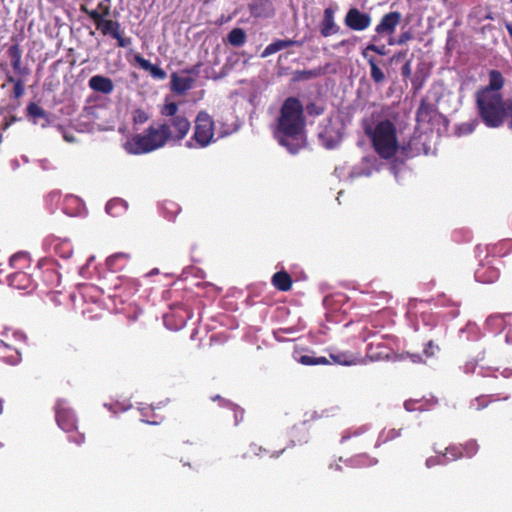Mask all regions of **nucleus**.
Returning <instances> with one entry per match:
<instances>
[{"instance_id":"22","label":"nucleus","mask_w":512,"mask_h":512,"mask_svg":"<svg viewBox=\"0 0 512 512\" xmlns=\"http://www.w3.org/2000/svg\"><path fill=\"white\" fill-rule=\"evenodd\" d=\"M26 115L34 124H39V120L42 119L43 122L40 123V125L43 128L47 127L50 124V118L47 111H45L42 107H40L34 102H30L27 105Z\"/></svg>"},{"instance_id":"25","label":"nucleus","mask_w":512,"mask_h":512,"mask_svg":"<svg viewBox=\"0 0 512 512\" xmlns=\"http://www.w3.org/2000/svg\"><path fill=\"white\" fill-rule=\"evenodd\" d=\"M134 61L145 71H148L155 79L163 80L166 78V72L159 66L152 64L149 60L145 59L142 55L136 54Z\"/></svg>"},{"instance_id":"14","label":"nucleus","mask_w":512,"mask_h":512,"mask_svg":"<svg viewBox=\"0 0 512 512\" xmlns=\"http://www.w3.org/2000/svg\"><path fill=\"white\" fill-rule=\"evenodd\" d=\"M402 15L398 11H392L385 14L379 24L375 28L377 35H391L395 32L396 27L400 24Z\"/></svg>"},{"instance_id":"61","label":"nucleus","mask_w":512,"mask_h":512,"mask_svg":"<svg viewBox=\"0 0 512 512\" xmlns=\"http://www.w3.org/2000/svg\"><path fill=\"white\" fill-rule=\"evenodd\" d=\"M330 468H334V466H333V465H331V466H330ZM340 469H341V466H340V465H338V464H336V465H335V470H340Z\"/></svg>"},{"instance_id":"1","label":"nucleus","mask_w":512,"mask_h":512,"mask_svg":"<svg viewBox=\"0 0 512 512\" xmlns=\"http://www.w3.org/2000/svg\"><path fill=\"white\" fill-rule=\"evenodd\" d=\"M305 126L306 120L301 101L296 97H288L282 104L277 120L276 139L290 153L296 154L302 148L299 139Z\"/></svg>"},{"instance_id":"31","label":"nucleus","mask_w":512,"mask_h":512,"mask_svg":"<svg viewBox=\"0 0 512 512\" xmlns=\"http://www.w3.org/2000/svg\"><path fill=\"white\" fill-rule=\"evenodd\" d=\"M226 41L233 47L243 46L247 41V35L245 30L242 28H233L228 33Z\"/></svg>"},{"instance_id":"35","label":"nucleus","mask_w":512,"mask_h":512,"mask_svg":"<svg viewBox=\"0 0 512 512\" xmlns=\"http://www.w3.org/2000/svg\"><path fill=\"white\" fill-rule=\"evenodd\" d=\"M6 81L13 84V95L14 99L21 98L25 93L24 81L21 78H16L11 74L6 75Z\"/></svg>"},{"instance_id":"57","label":"nucleus","mask_w":512,"mask_h":512,"mask_svg":"<svg viewBox=\"0 0 512 512\" xmlns=\"http://www.w3.org/2000/svg\"><path fill=\"white\" fill-rule=\"evenodd\" d=\"M408 357L413 363L423 362L422 356L420 354H408Z\"/></svg>"},{"instance_id":"48","label":"nucleus","mask_w":512,"mask_h":512,"mask_svg":"<svg viewBox=\"0 0 512 512\" xmlns=\"http://www.w3.org/2000/svg\"><path fill=\"white\" fill-rule=\"evenodd\" d=\"M306 111L310 116H319L324 113V107L311 102L306 105Z\"/></svg>"},{"instance_id":"24","label":"nucleus","mask_w":512,"mask_h":512,"mask_svg":"<svg viewBox=\"0 0 512 512\" xmlns=\"http://www.w3.org/2000/svg\"><path fill=\"white\" fill-rule=\"evenodd\" d=\"M194 79L192 77H181L176 72L171 74V90L178 95L186 93L193 87Z\"/></svg>"},{"instance_id":"19","label":"nucleus","mask_w":512,"mask_h":512,"mask_svg":"<svg viewBox=\"0 0 512 512\" xmlns=\"http://www.w3.org/2000/svg\"><path fill=\"white\" fill-rule=\"evenodd\" d=\"M88 86L91 90L102 94H111L114 90L113 81L103 75H94L88 81Z\"/></svg>"},{"instance_id":"34","label":"nucleus","mask_w":512,"mask_h":512,"mask_svg":"<svg viewBox=\"0 0 512 512\" xmlns=\"http://www.w3.org/2000/svg\"><path fill=\"white\" fill-rule=\"evenodd\" d=\"M419 143L418 137H411L407 142H404L402 145H399L401 149V153L405 158L414 157L419 153L418 149H414L413 147H417Z\"/></svg>"},{"instance_id":"60","label":"nucleus","mask_w":512,"mask_h":512,"mask_svg":"<svg viewBox=\"0 0 512 512\" xmlns=\"http://www.w3.org/2000/svg\"><path fill=\"white\" fill-rule=\"evenodd\" d=\"M67 201L78 202V200L76 198H74V197L67 198Z\"/></svg>"},{"instance_id":"28","label":"nucleus","mask_w":512,"mask_h":512,"mask_svg":"<svg viewBox=\"0 0 512 512\" xmlns=\"http://www.w3.org/2000/svg\"><path fill=\"white\" fill-rule=\"evenodd\" d=\"M498 277L499 272L494 267L481 265V267L475 271V278L482 283H493Z\"/></svg>"},{"instance_id":"8","label":"nucleus","mask_w":512,"mask_h":512,"mask_svg":"<svg viewBox=\"0 0 512 512\" xmlns=\"http://www.w3.org/2000/svg\"><path fill=\"white\" fill-rule=\"evenodd\" d=\"M27 337L23 333L12 332L0 340V360L15 365L21 360V350L26 345Z\"/></svg>"},{"instance_id":"38","label":"nucleus","mask_w":512,"mask_h":512,"mask_svg":"<svg viewBox=\"0 0 512 512\" xmlns=\"http://www.w3.org/2000/svg\"><path fill=\"white\" fill-rule=\"evenodd\" d=\"M224 404L225 408L233 413L234 425L237 426L242 423L245 414L244 409L231 401H224Z\"/></svg>"},{"instance_id":"50","label":"nucleus","mask_w":512,"mask_h":512,"mask_svg":"<svg viewBox=\"0 0 512 512\" xmlns=\"http://www.w3.org/2000/svg\"><path fill=\"white\" fill-rule=\"evenodd\" d=\"M90 11H94L98 15H102L103 19H107V17L110 16V6L106 5L104 2H100L97 6V9H90Z\"/></svg>"},{"instance_id":"10","label":"nucleus","mask_w":512,"mask_h":512,"mask_svg":"<svg viewBox=\"0 0 512 512\" xmlns=\"http://www.w3.org/2000/svg\"><path fill=\"white\" fill-rule=\"evenodd\" d=\"M160 125L161 128L166 132L168 142L182 141L188 135L191 129V123L185 115H179V117L170 118Z\"/></svg>"},{"instance_id":"58","label":"nucleus","mask_w":512,"mask_h":512,"mask_svg":"<svg viewBox=\"0 0 512 512\" xmlns=\"http://www.w3.org/2000/svg\"><path fill=\"white\" fill-rule=\"evenodd\" d=\"M211 399L213 401H219L220 403V406L224 407L225 408V404H224V401H227L226 399L222 398L220 395H216V396H213L211 397Z\"/></svg>"},{"instance_id":"44","label":"nucleus","mask_w":512,"mask_h":512,"mask_svg":"<svg viewBox=\"0 0 512 512\" xmlns=\"http://www.w3.org/2000/svg\"><path fill=\"white\" fill-rule=\"evenodd\" d=\"M163 210L166 214L167 219L173 220L176 217V215L180 212V207L172 201H166L163 206Z\"/></svg>"},{"instance_id":"13","label":"nucleus","mask_w":512,"mask_h":512,"mask_svg":"<svg viewBox=\"0 0 512 512\" xmlns=\"http://www.w3.org/2000/svg\"><path fill=\"white\" fill-rule=\"evenodd\" d=\"M31 270H16L8 275L9 286L19 290H32L35 288L34 274Z\"/></svg>"},{"instance_id":"53","label":"nucleus","mask_w":512,"mask_h":512,"mask_svg":"<svg viewBox=\"0 0 512 512\" xmlns=\"http://www.w3.org/2000/svg\"><path fill=\"white\" fill-rule=\"evenodd\" d=\"M401 75L404 79H408L412 75L411 60H407L401 68Z\"/></svg>"},{"instance_id":"49","label":"nucleus","mask_w":512,"mask_h":512,"mask_svg":"<svg viewBox=\"0 0 512 512\" xmlns=\"http://www.w3.org/2000/svg\"><path fill=\"white\" fill-rule=\"evenodd\" d=\"M439 351V346L436 345L432 340L428 341L424 347L423 353L426 357H433L436 352Z\"/></svg>"},{"instance_id":"7","label":"nucleus","mask_w":512,"mask_h":512,"mask_svg":"<svg viewBox=\"0 0 512 512\" xmlns=\"http://www.w3.org/2000/svg\"><path fill=\"white\" fill-rule=\"evenodd\" d=\"M55 417L58 426L66 433H72L70 440L77 445L84 443L85 435L77 432V418L66 401L58 400L55 405Z\"/></svg>"},{"instance_id":"6","label":"nucleus","mask_w":512,"mask_h":512,"mask_svg":"<svg viewBox=\"0 0 512 512\" xmlns=\"http://www.w3.org/2000/svg\"><path fill=\"white\" fill-rule=\"evenodd\" d=\"M214 136L215 123L213 118L206 111H200L194 121L193 135L186 142V147H207L214 141Z\"/></svg>"},{"instance_id":"47","label":"nucleus","mask_w":512,"mask_h":512,"mask_svg":"<svg viewBox=\"0 0 512 512\" xmlns=\"http://www.w3.org/2000/svg\"><path fill=\"white\" fill-rule=\"evenodd\" d=\"M413 38H414V34H413L410 30H408V31H404V32H402V33L399 35V37H398V39H397L396 41H392V40H390V41H389V44H390V45H393V44L403 45V44H405L406 42H408V41L412 40Z\"/></svg>"},{"instance_id":"39","label":"nucleus","mask_w":512,"mask_h":512,"mask_svg":"<svg viewBox=\"0 0 512 512\" xmlns=\"http://www.w3.org/2000/svg\"><path fill=\"white\" fill-rule=\"evenodd\" d=\"M179 106L176 102H165V104L160 109V114L167 118L179 117Z\"/></svg>"},{"instance_id":"42","label":"nucleus","mask_w":512,"mask_h":512,"mask_svg":"<svg viewBox=\"0 0 512 512\" xmlns=\"http://www.w3.org/2000/svg\"><path fill=\"white\" fill-rule=\"evenodd\" d=\"M443 458L447 461H457L462 458L460 446L458 445H450L446 448L445 453L443 454Z\"/></svg>"},{"instance_id":"41","label":"nucleus","mask_w":512,"mask_h":512,"mask_svg":"<svg viewBox=\"0 0 512 512\" xmlns=\"http://www.w3.org/2000/svg\"><path fill=\"white\" fill-rule=\"evenodd\" d=\"M371 40H372V43H369L364 49H362L361 53L365 52L367 54H370V52H374L380 56L386 55L385 46L384 45L378 46L375 44V42L378 41V37L376 35H374V36H372Z\"/></svg>"},{"instance_id":"15","label":"nucleus","mask_w":512,"mask_h":512,"mask_svg":"<svg viewBox=\"0 0 512 512\" xmlns=\"http://www.w3.org/2000/svg\"><path fill=\"white\" fill-rule=\"evenodd\" d=\"M247 6L253 18H269L274 14L270 0H251Z\"/></svg>"},{"instance_id":"43","label":"nucleus","mask_w":512,"mask_h":512,"mask_svg":"<svg viewBox=\"0 0 512 512\" xmlns=\"http://www.w3.org/2000/svg\"><path fill=\"white\" fill-rule=\"evenodd\" d=\"M43 274L48 286H55L59 284L60 276L54 268H46L43 271Z\"/></svg>"},{"instance_id":"33","label":"nucleus","mask_w":512,"mask_h":512,"mask_svg":"<svg viewBox=\"0 0 512 512\" xmlns=\"http://www.w3.org/2000/svg\"><path fill=\"white\" fill-rule=\"evenodd\" d=\"M297 362L305 366H315V365H328L331 362L324 356L316 357L314 355H300L294 356Z\"/></svg>"},{"instance_id":"26","label":"nucleus","mask_w":512,"mask_h":512,"mask_svg":"<svg viewBox=\"0 0 512 512\" xmlns=\"http://www.w3.org/2000/svg\"><path fill=\"white\" fill-rule=\"evenodd\" d=\"M271 283L277 290L287 292L292 288L293 279L288 272L281 270L272 276Z\"/></svg>"},{"instance_id":"3","label":"nucleus","mask_w":512,"mask_h":512,"mask_svg":"<svg viewBox=\"0 0 512 512\" xmlns=\"http://www.w3.org/2000/svg\"><path fill=\"white\" fill-rule=\"evenodd\" d=\"M363 129L381 159L390 160L395 157L399 150V142L396 126L392 121L384 119L376 124L366 123Z\"/></svg>"},{"instance_id":"56","label":"nucleus","mask_w":512,"mask_h":512,"mask_svg":"<svg viewBox=\"0 0 512 512\" xmlns=\"http://www.w3.org/2000/svg\"><path fill=\"white\" fill-rule=\"evenodd\" d=\"M407 56V50H404V51H399L397 53H395L393 55V57L391 58V61H394V60H399V59H403Z\"/></svg>"},{"instance_id":"64","label":"nucleus","mask_w":512,"mask_h":512,"mask_svg":"<svg viewBox=\"0 0 512 512\" xmlns=\"http://www.w3.org/2000/svg\"><path fill=\"white\" fill-rule=\"evenodd\" d=\"M4 446V444L0 441V448H2Z\"/></svg>"},{"instance_id":"21","label":"nucleus","mask_w":512,"mask_h":512,"mask_svg":"<svg viewBox=\"0 0 512 512\" xmlns=\"http://www.w3.org/2000/svg\"><path fill=\"white\" fill-rule=\"evenodd\" d=\"M489 83L487 86L481 87L478 89V92H489L490 94H501L500 90L504 87L505 79L502 73L498 70H490L489 71Z\"/></svg>"},{"instance_id":"36","label":"nucleus","mask_w":512,"mask_h":512,"mask_svg":"<svg viewBox=\"0 0 512 512\" xmlns=\"http://www.w3.org/2000/svg\"><path fill=\"white\" fill-rule=\"evenodd\" d=\"M401 436V429H384L380 434L375 443V446H379L381 444L387 443L389 441L395 440L396 438Z\"/></svg>"},{"instance_id":"27","label":"nucleus","mask_w":512,"mask_h":512,"mask_svg":"<svg viewBox=\"0 0 512 512\" xmlns=\"http://www.w3.org/2000/svg\"><path fill=\"white\" fill-rule=\"evenodd\" d=\"M330 358L332 363L344 366L356 365L359 362V356L349 351L330 353Z\"/></svg>"},{"instance_id":"4","label":"nucleus","mask_w":512,"mask_h":512,"mask_svg":"<svg viewBox=\"0 0 512 512\" xmlns=\"http://www.w3.org/2000/svg\"><path fill=\"white\" fill-rule=\"evenodd\" d=\"M167 142L166 132L159 124L158 126H149L141 134L132 135L124 147L129 154L141 155L162 148Z\"/></svg>"},{"instance_id":"20","label":"nucleus","mask_w":512,"mask_h":512,"mask_svg":"<svg viewBox=\"0 0 512 512\" xmlns=\"http://www.w3.org/2000/svg\"><path fill=\"white\" fill-rule=\"evenodd\" d=\"M7 54L10 58L11 66L14 72L20 76H27L29 74V69L22 66V51L19 45H11L7 50Z\"/></svg>"},{"instance_id":"18","label":"nucleus","mask_w":512,"mask_h":512,"mask_svg":"<svg viewBox=\"0 0 512 512\" xmlns=\"http://www.w3.org/2000/svg\"><path fill=\"white\" fill-rule=\"evenodd\" d=\"M362 57L367 61L369 67H370V76L372 81L376 84H382L386 80V75L382 68L380 67V64L382 63L381 60H377L376 57H374L371 54L367 53H361Z\"/></svg>"},{"instance_id":"16","label":"nucleus","mask_w":512,"mask_h":512,"mask_svg":"<svg viewBox=\"0 0 512 512\" xmlns=\"http://www.w3.org/2000/svg\"><path fill=\"white\" fill-rule=\"evenodd\" d=\"M392 349L385 343L383 339L373 341L367 346V356L372 361L387 360L390 358Z\"/></svg>"},{"instance_id":"5","label":"nucleus","mask_w":512,"mask_h":512,"mask_svg":"<svg viewBox=\"0 0 512 512\" xmlns=\"http://www.w3.org/2000/svg\"><path fill=\"white\" fill-rule=\"evenodd\" d=\"M80 11L86 14L94 23L96 29L100 31L103 36H109L117 41V46L126 48L132 44L130 37L124 36V31L121 28V23L117 20L103 19L102 15H98L86 5L80 6Z\"/></svg>"},{"instance_id":"32","label":"nucleus","mask_w":512,"mask_h":512,"mask_svg":"<svg viewBox=\"0 0 512 512\" xmlns=\"http://www.w3.org/2000/svg\"><path fill=\"white\" fill-rule=\"evenodd\" d=\"M323 74V69L318 67L312 70H296L293 72L292 80L294 82L307 81L317 77H320Z\"/></svg>"},{"instance_id":"40","label":"nucleus","mask_w":512,"mask_h":512,"mask_svg":"<svg viewBox=\"0 0 512 512\" xmlns=\"http://www.w3.org/2000/svg\"><path fill=\"white\" fill-rule=\"evenodd\" d=\"M351 462L359 466H373L378 461L376 458L369 456L366 453H360L351 458Z\"/></svg>"},{"instance_id":"29","label":"nucleus","mask_w":512,"mask_h":512,"mask_svg":"<svg viewBox=\"0 0 512 512\" xmlns=\"http://www.w3.org/2000/svg\"><path fill=\"white\" fill-rule=\"evenodd\" d=\"M130 258V254L119 252L109 256L106 260V263L110 270L118 271L126 266Z\"/></svg>"},{"instance_id":"37","label":"nucleus","mask_w":512,"mask_h":512,"mask_svg":"<svg viewBox=\"0 0 512 512\" xmlns=\"http://www.w3.org/2000/svg\"><path fill=\"white\" fill-rule=\"evenodd\" d=\"M459 446L462 458H472L477 454L479 450V445L476 440L466 441L463 444H459Z\"/></svg>"},{"instance_id":"55","label":"nucleus","mask_w":512,"mask_h":512,"mask_svg":"<svg viewBox=\"0 0 512 512\" xmlns=\"http://www.w3.org/2000/svg\"><path fill=\"white\" fill-rule=\"evenodd\" d=\"M120 202L118 200H110L107 204H106V212L110 215H114V212H113V209L114 207H116L117 205H119Z\"/></svg>"},{"instance_id":"11","label":"nucleus","mask_w":512,"mask_h":512,"mask_svg":"<svg viewBox=\"0 0 512 512\" xmlns=\"http://www.w3.org/2000/svg\"><path fill=\"white\" fill-rule=\"evenodd\" d=\"M371 22V15L358 8H350L344 17V24L353 31H364L370 27Z\"/></svg>"},{"instance_id":"23","label":"nucleus","mask_w":512,"mask_h":512,"mask_svg":"<svg viewBox=\"0 0 512 512\" xmlns=\"http://www.w3.org/2000/svg\"><path fill=\"white\" fill-rule=\"evenodd\" d=\"M9 266L15 270H33L37 274L40 273L38 266H32L29 255L25 252H18L9 258Z\"/></svg>"},{"instance_id":"17","label":"nucleus","mask_w":512,"mask_h":512,"mask_svg":"<svg viewBox=\"0 0 512 512\" xmlns=\"http://www.w3.org/2000/svg\"><path fill=\"white\" fill-rule=\"evenodd\" d=\"M437 109L434 104L428 102L425 98H422L420 105L416 111V122L419 125L429 124L435 118Z\"/></svg>"},{"instance_id":"2","label":"nucleus","mask_w":512,"mask_h":512,"mask_svg":"<svg viewBox=\"0 0 512 512\" xmlns=\"http://www.w3.org/2000/svg\"><path fill=\"white\" fill-rule=\"evenodd\" d=\"M475 103L478 116L489 128H498L508 123L512 129V99H504L502 94L476 92Z\"/></svg>"},{"instance_id":"9","label":"nucleus","mask_w":512,"mask_h":512,"mask_svg":"<svg viewBox=\"0 0 512 512\" xmlns=\"http://www.w3.org/2000/svg\"><path fill=\"white\" fill-rule=\"evenodd\" d=\"M373 441L374 435L366 426L348 430L341 437L342 444H348L350 448L355 450L366 449L373 444Z\"/></svg>"},{"instance_id":"63","label":"nucleus","mask_w":512,"mask_h":512,"mask_svg":"<svg viewBox=\"0 0 512 512\" xmlns=\"http://www.w3.org/2000/svg\"><path fill=\"white\" fill-rule=\"evenodd\" d=\"M345 43H346V41L343 40V41L340 42V45H344Z\"/></svg>"},{"instance_id":"51","label":"nucleus","mask_w":512,"mask_h":512,"mask_svg":"<svg viewBox=\"0 0 512 512\" xmlns=\"http://www.w3.org/2000/svg\"><path fill=\"white\" fill-rule=\"evenodd\" d=\"M148 119H149V116H148V114L144 110L137 109L134 112L133 120H134L135 123L143 124V123L147 122Z\"/></svg>"},{"instance_id":"52","label":"nucleus","mask_w":512,"mask_h":512,"mask_svg":"<svg viewBox=\"0 0 512 512\" xmlns=\"http://www.w3.org/2000/svg\"><path fill=\"white\" fill-rule=\"evenodd\" d=\"M444 463H445V459L443 458V455L442 456H432L426 460V466L428 468L434 467L436 465H441Z\"/></svg>"},{"instance_id":"30","label":"nucleus","mask_w":512,"mask_h":512,"mask_svg":"<svg viewBox=\"0 0 512 512\" xmlns=\"http://www.w3.org/2000/svg\"><path fill=\"white\" fill-rule=\"evenodd\" d=\"M249 449H250V452L255 456H258V457L268 456L269 458H272V459L279 458L286 450L285 447L281 448L279 450H269V449H267L259 444H256V443H251L249 446Z\"/></svg>"},{"instance_id":"59","label":"nucleus","mask_w":512,"mask_h":512,"mask_svg":"<svg viewBox=\"0 0 512 512\" xmlns=\"http://www.w3.org/2000/svg\"><path fill=\"white\" fill-rule=\"evenodd\" d=\"M14 121V118L10 119V120H6L2 129L5 131L9 128V126L12 124V122Z\"/></svg>"},{"instance_id":"12","label":"nucleus","mask_w":512,"mask_h":512,"mask_svg":"<svg viewBox=\"0 0 512 512\" xmlns=\"http://www.w3.org/2000/svg\"><path fill=\"white\" fill-rule=\"evenodd\" d=\"M337 10L338 6L336 4L330 5L324 9L322 19L319 23V31L322 37L327 38L340 32L341 28L335 20Z\"/></svg>"},{"instance_id":"46","label":"nucleus","mask_w":512,"mask_h":512,"mask_svg":"<svg viewBox=\"0 0 512 512\" xmlns=\"http://www.w3.org/2000/svg\"><path fill=\"white\" fill-rule=\"evenodd\" d=\"M490 403V400L486 397V396H480V397H476L472 402H471V405L470 407L472 409H475L477 411L481 410V409H484L488 406V404Z\"/></svg>"},{"instance_id":"62","label":"nucleus","mask_w":512,"mask_h":512,"mask_svg":"<svg viewBox=\"0 0 512 512\" xmlns=\"http://www.w3.org/2000/svg\"><path fill=\"white\" fill-rule=\"evenodd\" d=\"M3 141V135L0 133V144L2 143Z\"/></svg>"},{"instance_id":"45","label":"nucleus","mask_w":512,"mask_h":512,"mask_svg":"<svg viewBox=\"0 0 512 512\" xmlns=\"http://www.w3.org/2000/svg\"><path fill=\"white\" fill-rule=\"evenodd\" d=\"M282 43L281 39L275 40L271 44L265 47V49L261 53L262 58H266L272 54L277 53L278 51L282 50Z\"/></svg>"},{"instance_id":"54","label":"nucleus","mask_w":512,"mask_h":512,"mask_svg":"<svg viewBox=\"0 0 512 512\" xmlns=\"http://www.w3.org/2000/svg\"><path fill=\"white\" fill-rule=\"evenodd\" d=\"M282 48H288L291 46H302L304 44L303 40H293V39H281Z\"/></svg>"}]
</instances>
